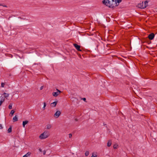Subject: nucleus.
I'll list each match as a JSON object with an SVG mask.
<instances>
[{
	"instance_id": "8",
	"label": "nucleus",
	"mask_w": 157,
	"mask_h": 157,
	"mask_svg": "<svg viewBox=\"0 0 157 157\" xmlns=\"http://www.w3.org/2000/svg\"><path fill=\"white\" fill-rule=\"evenodd\" d=\"M57 103V101H54L51 104V105L52 107H55Z\"/></svg>"
},
{
	"instance_id": "26",
	"label": "nucleus",
	"mask_w": 157,
	"mask_h": 157,
	"mask_svg": "<svg viewBox=\"0 0 157 157\" xmlns=\"http://www.w3.org/2000/svg\"><path fill=\"white\" fill-rule=\"evenodd\" d=\"M82 99L84 101H86V98H83Z\"/></svg>"
},
{
	"instance_id": "24",
	"label": "nucleus",
	"mask_w": 157,
	"mask_h": 157,
	"mask_svg": "<svg viewBox=\"0 0 157 157\" xmlns=\"http://www.w3.org/2000/svg\"><path fill=\"white\" fill-rule=\"evenodd\" d=\"M72 135L70 133L69 134V138H71L72 137Z\"/></svg>"
},
{
	"instance_id": "7",
	"label": "nucleus",
	"mask_w": 157,
	"mask_h": 157,
	"mask_svg": "<svg viewBox=\"0 0 157 157\" xmlns=\"http://www.w3.org/2000/svg\"><path fill=\"white\" fill-rule=\"evenodd\" d=\"M155 36V35L153 33H151L148 36V38L150 40H152Z\"/></svg>"
},
{
	"instance_id": "30",
	"label": "nucleus",
	"mask_w": 157,
	"mask_h": 157,
	"mask_svg": "<svg viewBox=\"0 0 157 157\" xmlns=\"http://www.w3.org/2000/svg\"><path fill=\"white\" fill-rule=\"evenodd\" d=\"M9 56L12 58L13 57V56L12 55H10Z\"/></svg>"
},
{
	"instance_id": "13",
	"label": "nucleus",
	"mask_w": 157,
	"mask_h": 157,
	"mask_svg": "<svg viewBox=\"0 0 157 157\" xmlns=\"http://www.w3.org/2000/svg\"><path fill=\"white\" fill-rule=\"evenodd\" d=\"M115 2L118 5H119V3L121 2V0H115Z\"/></svg>"
},
{
	"instance_id": "29",
	"label": "nucleus",
	"mask_w": 157,
	"mask_h": 157,
	"mask_svg": "<svg viewBox=\"0 0 157 157\" xmlns=\"http://www.w3.org/2000/svg\"><path fill=\"white\" fill-rule=\"evenodd\" d=\"M2 127L1 124H0V129L2 128Z\"/></svg>"
},
{
	"instance_id": "15",
	"label": "nucleus",
	"mask_w": 157,
	"mask_h": 157,
	"mask_svg": "<svg viewBox=\"0 0 157 157\" xmlns=\"http://www.w3.org/2000/svg\"><path fill=\"white\" fill-rule=\"evenodd\" d=\"M15 111L13 110H12L10 113V115H11V116H12L13 115V114L14 113Z\"/></svg>"
},
{
	"instance_id": "3",
	"label": "nucleus",
	"mask_w": 157,
	"mask_h": 157,
	"mask_svg": "<svg viewBox=\"0 0 157 157\" xmlns=\"http://www.w3.org/2000/svg\"><path fill=\"white\" fill-rule=\"evenodd\" d=\"M148 2L147 1H145L144 2H143L138 5V7L141 9H144L146 8L148 6Z\"/></svg>"
},
{
	"instance_id": "2",
	"label": "nucleus",
	"mask_w": 157,
	"mask_h": 157,
	"mask_svg": "<svg viewBox=\"0 0 157 157\" xmlns=\"http://www.w3.org/2000/svg\"><path fill=\"white\" fill-rule=\"evenodd\" d=\"M50 133L48 131H45L40 135L39 138L40 139H45L48 137Z\"/></svg>"
},
{
	"instance_id": "19",
	"label": "nucleus",
	"mask_w": 157,
	"mask_h": 157,
	"mask_svg": "<svg viewBox=\"0 0 157 157\" xmlns=\"http://www.w3.org/2000/svg\"><path fill=\"white\" fill-rule=\"evenodd\" d=\"M5 99L4 98H2L1 99V100L0 101V103H1V104H2L3 102L4 101Z\"/></svg>"
},
{
	"instance_id": "28",
	"label": "nucleus",
	"mask_w": 157,
	"mask_h": 157,
	"mask_svg": "<svg viewBox=\"0 0 157 157\" xmlns=\"http://www.w3.org/2000/svg\"><path fill=\"white\" fill-rule=\"evenodd\" d=\"M3 6L4 7H7L6 5H4V6H3L2 4H0V6Z\"/></svg>"
},
{
	"instance_id": "6",
	"label": "nucleus",
	"mask_w": 157,
	"mask_h": 157,
	"mask_svg": "<svg viewBox=\"0 0 157 157\" xmlns=\"http://www.w3.org/2000/svg\"><path fill=\"white\" fill-rule=\"evenodd\" d=\"M73 45L76 49L79 51H81L82 50L80 49V45H78L76 44H73Z\"/></svg>"
},
{
	"instance_id": "11",
	"label": "nucleus",
	"mask_w": 157,
	"mask_h": 157,
	"mask_svg": "<svg viewBox=\"0 0 157 157\" xmlns=\"http://www.w3.org/2000/svg\"><path fill=\"white\" fill-rule=\"evenodd\" d=\"M112 144V141L111 140H109L107 144V146L110 147Z\"/></svg>"
},
{
	"instance_id": "5",
	"label": "nucleus",
	"mask_w": 157,
	"mask_h": 157,
	"mask_svg": "<svg viewBox=\"0 0 157 157\" xmlns=\"http://www.w3.org/2000/svg\"><path fill=\"white\" fill-rule=\"evenodd\" d=\"M61 114V112L59 111H57L54 114V117L57 118L59 117Z\"/></svg>"
},
{
	"instance_id": "16",
	"label": "nucleus",
	"mask_w": 157,
	"mask_h": 157,
	"mask_svg": "<svg viewBox=\"0 0 157 157\" xmlns=\"http://www.w3.org/2000/svg\"><path fill=\"white\" fill-rule=\"evenodd\" d=\"M118 145L117 144H115L113 146V147L114 149H117V148Z\"/></svg>"
},
{
	"instance_id": "10",
	"label": "nucleus",
	"mask_w": 157,
	"mask_h": 157,
	"mask_svg": "<svg viewBox=\"0 0 157 157\" xmlns=\"http://www.w3.org/2000/svg\"><path fill=\"white\" fill-rule=\"evenodd\" d=\"M28 121H25L23 122L22 124L23 127H25V125L28 123Z\"/></svg>"
},
{
	"instance_id": "12",
	"label": "nucleus",
	"mask_w": 157,
	"mask_h": 157,
	"mask_svg": "<svg viewBox=\"0 0 157 157\" xmlns=\"http://www.w3.org/2000/svg\"><path fill=\"white\" fill-rule=\"evenodd\" d=\"M52 127V125L50 124H48L47 125L46 128L48 129H50Z\"/></svg>"
},
{
	"instance_id": "17",
	"label": "nucleus",
	"mask_w": 157,
	"mask_h": 157,
	"mask_svg": "<svg viewBox=\"0 0 157 157\" xmlns=\"http://www.w3.org/2000/svg\"><path fill=\"white\" fill-rule=\"evenodd\" d=\"M46 103L45 102H44V106L43 107V110H44L45 109V107L46 106Z\"/></svg>"
},
{
	"instance_id": "18",
	"label": "nucleus",
	"mask_w": 157,
	"mask_h": 157,
	"mask_svg": "<svg viewBox=\"0 0 157 157\" xmlns=\"http://www.w3.org/2000/svg\"><path fill=\"white\" fill-rule=\"evenodd\" d=\"M12 131V128L11 127H10L8 129V133H10Z\"/></svg>"
},
{
	"instance_id": "33",
	"label": "nucleus",
	"mask_w": 157,
	"mask_h": 157,
	"mask_svg": "<svg viewBox=\"0 0 157 157\" xmlns=\"http://www.w3.org/2000/svg\"><path fill=\"white\" fill-rule=\"evenodd\" d=\"M2 104H1V103H0V106Z\"/></svg>"
},
{
	"instance_id": "14",
	"label": "nucleus",
	"mask_w": 157,
	"mask_h": 157,
	"mask_svg": "<svg viewBox=\"0 0 157 157\" xmlns=\"http://www.w3.org/2000/svg\"><path fill=\"white\" fill-rule=\"evenodd\" d=\"M4 97L5 98H6L9 97V94H7L6 93H4Z\"/></svg>"
},
{
	"instance_id": "32",
	"label": "nucleus",
	"mask_w": 157,
	"mask_h": 157,
	"mask_svg": "<svg viewBox=\"0 0 157 157\" xmlns=\"http://www.w3.org/2000/svg\"><path fill=\"white\" fill-rule=\"evenodd\" d=\"M39 151H40V152H41L42 151V149H39Z\"/></svg>"
},
{
	"instance_id": "4",
	"label": "nucleus",
	"mask_w": 157,
	"mask_h": 157,
	"mask_svg": "<svg viewBox=\"0 0 157 157\" xmlns=\"http://www.w3.org/2000/svg\"><path fill=\"white\" fill-rule=\"evenodd\" d=\"M57 92H53L52 93V95L54 97H57L59 95L61 92L58 89H56Z\"/></svg>"
},
{
	"instance_id": "25",
	"label": "nucleus",
	"mask_w": 157,
	"mask_h": 157,
	"mask_svg": "<svg viewBox=\"0 0 157 157\" xmlns=\"http://www.w3.org/2000/svg\"><path fill=\"white\" fill-rule=\"evenodd\" d=\"M97 155H94L93 154V155L91 157H96Z\"/></svg>"
},
{
	"instance_id": "23",
	"label": "nucleus",
	"mask_w": 157,
	"mask_h": 157,
	"mask_svg": "<svg viewBox=\"0 0 157 157\" xmlns=\"http://www.w3.org/2000/svg\"><path fill=\"white\" fill-rule=\"evenodd\" d=\"M5 83H3V82H2L1 84V86L2 87H4V86L5 85Z\"/></svg>"
},
{
	"instance_id": "20",
	"label": "nucleus",
	"mask_w": 157,
	"mask_h": 157,
	"mask_svg": "<svg viewBox=\"0 0 157 157\" xmlns=\"http://www.w3.org/2000/svg\"><path fill=\"white\" fill-rule=\"evenodd\" d=\"M30 153H27L26 154L24 155L23 157H28V156L30 155Z\"/></svg>"
},
{
	"instance_id": "31",
	"label": "nucleus",
	"mask_w": 157,
	"mask_h": 157,
	"mask_svg": "<svg viewBox=\"0 0 157 157\" xmlns=\"http://www.w3.org/2000/svg\"><path fill=\"white\" fill-rule=\"evenodd\" d=\"M43 88V86H41L40 88V90H42Z\"/></svg>"
},
{
	"instance_id": "21",
	"label": "nucleus",
	"mask_w": 157,
	"mask_h": 157,
	"mask_svg": "<svg viewBox=\"0 0 157 157\" xmlns=\"http://www.w3.org/2000/svg\"><path fill=\"white\" fill-rule=\"evenodd\" d=\"M89 152L88 151H86L85 154L86 156H88L89 155Z\"/></svg>"
},
{
	"instance_id": "22",
	"label": "nucleus",
	"mask_w": 157,
	"mask_h": 157,
	"mask_svg": "<svg viewBox=\"0 0 157 157\" xmlns=\"http://www.w3.org/2000/svg\"><path fill=\"white\" fill-rule=\"evenodd\" d=\"M10 109H11L12 108V103H10L9 106L8 107Z\"/></svg>"
},
{
	"instance_id": "27",
	"label": "nucleus",
	"mask_w": 157,
	"mask_h": 157,
	"mask_svg": "<svg viewBox=\"0 0 157 157\" xmlns=\"http://www.w3.org/2000/svg\"><path fill=\"white\" fill-rule=\"evenodd\" d=\"M46 154V151H44L43 152V154L44 155H45Z\"/></svg>"
},
{
	"instance_id": "1",
	"label": "nucleus",
	"mask_w": 157,
	"mask_h": 157,
	"mask_svg": "<svg viewBox=\"0 0 157 157\" xmlns=\"http://www.w3.org/2000/svg\"><path fill=\"white\" fill-rule=\"evenodd\" d=\"M115 0H104L103 1V3L108 7L113 8L118 6L115 2Z\"/></svg>"
},
{
	"instance_id": "9",
	"label": "nucleus",
	"mask_w": 157,
	"mask_h": 157,
	"mask_svg": "<svg viewBox=\"0 0 157 157\" xmlns=\"http://www.w3.org/2000/svg\"><path fill=\"white\" fill-rule=\"evenodd\" d=\"M18 121V118L16 116L13 117V122L17 121Z\"/></svg>"
}]
</instances>
